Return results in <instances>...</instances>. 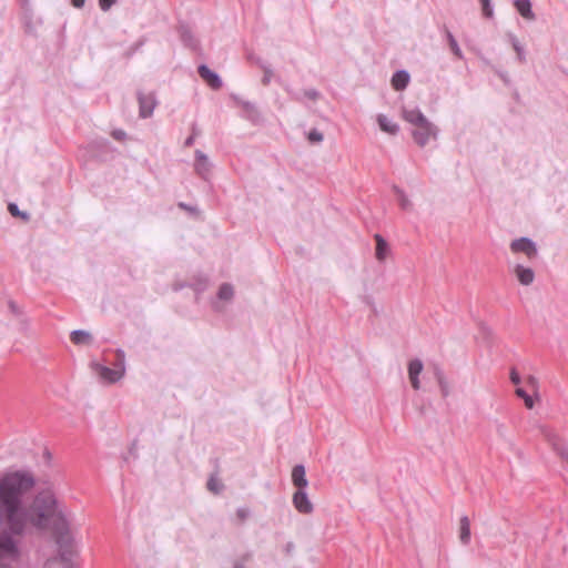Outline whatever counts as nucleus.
I'll return each instance as SVG.
<instances>
[{
  "instance_id": "a19ab883",
  "label": "nucleus",
  "mask_w": 568,
  "mask_h": 568,
  "mask_svg": "<svg viewBox=\"0 0 568 568\" xmlns=\"http://www.w3.org/2000/svg\"><path fill=\"white\" fill-rule=\"evenodd\" d=\"M243 108H244L245 110H251V109H254V105H253V104H251L250 102H244V103H243Z\"/></svg>"
},
{
  "instance_id": "6ab92c4d",
  "label": "nucleus",
  "mask_w": 568,
  "mask_h": 568,
  "mask_svg": "<svg viewBox=\"0 0 568 568\" xmlns=\"http://www.w3.org/2000/svg\"><path fill=\"white\" fill-rule=\"evenodd\" d=\"M70 338L72 343L80 345V344H87L91 342V335L90 333L82 331V329H75L71 333Z\"/></svg>"
},
{
  "instance_id": "f257e3e1",
  "label": "nucleus",
  "mask_w": 568,
  "mask_h": 568,
  "mask_svg": "<svg viewBox=\"0 0 568 568\" xmlns=\"http://www.w3.org/2000/svg\"><path fill=\"white\" fill-rule=\"evenodd\" d=\"M36 484V477L29 470L8 471L0 477V559L19 560L21 538L33 529L45 531L52 527L59 558L48 560L45 568L72 564L73 538L54 493L41 490L31 503H26V496Z\"/></svg>"
},
{
  "instance_id": "9d476101",
  "label": "nucleus",
  "mask_w": 568,
  "mask_h": 568,
  "mask_svg": "<svg viewBox=\"0 0 568 568\" xmlns=\"http://www.w3.org/2000/svg\"><path fill=\"white\" fill-rule=\"evenodd\" d=\"M514 6L518 13L526 20L532 21L536 19V16L531 8L530 0H515Z\"/></svg>"
},
{
  "instance_id": "393cba45",
  "label": "nucleus",
  "mask_w": 568,
  "mask_h": 568,
  "mask_svg": "<svg viewBox=\"0 0 568 568\" xmlns=\"http://www.w3.org/2000/svg\"><path fill=\"white\" fill-rule=\"evenodd\" d=\"M307 139L311 143H321L324 140V135L317 129H312L307 134Z\"/></svg>"
},
{
  "instance_id": "b1692460",
  "label": "nucleus",
  "mask_w": 568,
  "mask_h": 568,
  "mask_svg": "<svg viewBox=\"0 0 568 568\" xmlns=\"http://www.w3.org/2000/svg\"><path fill=\"white\" fill-rule=\"evenodd\" d=\"M395 192L396 194L398 195V200H399V205L403 210H408L410 209L412 206V203L410 201L408 200V197L406 196V194L399 190L398 187H395Z\"/></svg>"
},
{
  "instance_id": "c85d7f7f",
  "label": "nucleus",
  "mask_w": 568,
  "mask_h": 568,
  "mask_svg": "<svg viewBox=\"0 0 568 568\" xmlns=\"http://www.w3.org/2000/svg\"><path fill=\"white\" fill-rule=\"evenodd\" d=\"M116 0H99V7L102 11H108Z\"/></svg>"
},
{
  "instance_id": "0eeeda50",
  "label": "nucleus",
  "mask_w": 568,
  "mask_h": 568,
  "mask_svg": "<svg viewBox=\"0 0 568 568\" xmlns=\"http://www.w3.org/2000/svg\"><path fill=\"white\" fill-rule=\"evenodd\" d=\"M423 362L418 358L412 359L408 363V377L412 384V387L415 390H418L420 388V381H419V374L423 371Z\"/></svg>"
},
{
  "instance_id": "cd10ccee",
  "label": "nucleus",
  "mask_w": 568,
  "mask_h": 568,
  "mask_svg": "<svg viewBox=\"0 0 568 568\" xmlns=\"http://www.w3.org/2000/svg\"><path fill=\"white\" fill-rule=\"evenodd\" d=\"M555 450L568 462V446L564 443H554Z\"/></svg>"
},
{
  "instance_id": "dca6fc26",
  "label": "nucleus",
  "mask_w": 568,
  "mask_h": 568,
  "mask_svg": "<svg viewBox=\"0 0 568 568\" xmlns=\"http://www.w3.org/2000/svg\"><path fill=\"white\" fill-rule=\"evenodd\" d=\"M377 122L381 130H383L384 132H387L389 134H396L398 132V125L384 114H379L377 116Z\"/></svg>"
},
{
  "instance_id": "f3484780",
  "label": "nucleus",
  "mask_w": 568,
  "mask_h": 568,
  "mask_svg": "<svg viewBox=\"0 0 568 568\" xmlns=\"http://www.w3.org/2000/svg\"><path fill=\"white\" fill-rule=\"evenodd\" d=\"M390 82L395 90H403L409 83V73H394Z\"/></svg>"
},
{
  "instance_id": "f704fd0d",
  "label": "nucleus",
  "mask_w": 568,
  "mask_h": 568,
  "mask_svg": "<svg viewBox=\"0 0 568 568\" xmlns=\"http://www.w3.org/2000/svg\"><path fill=\"white\" fill-rule=\"evenodd\" d=\"M305 95L311 100H316L318 98V92L316 90H307L305 91Z\"/></svg>"
},
{
  "instance_id": "4be33fe9",
  "label": "nucleus",
  "mask_w": 568,
  "mask_h": 568,
  "mask_svg": "<svg viewBox=\"0 0 568 568\" xmlns=\"http://www.w3.org/2000/svg\"><path fill=\"white\" fill-rule=\"evenodd\" d=\"M206 486L207 489L213 494H220L224 488L223 484L220 481L216 475H211Z\"/></svg>"
},
{
  "instance_id": "bb28decb",
  "label": "nucleus",
  "mask_w": 568,
  "mask_h": 568,
  "mask_svg": "<svg viewBox=\"0 0 568 568\" xmlns=\"http://www.w3.org/2000/svg\"><path fill=\"white\" fill-rule=\"evenodd\" d=\"M510 42H511L514 50L517 52L518 58L523 59L524 58V47L520 43V41L515 36L511 34Z\"/></svg>"
},
{
  "instance_id": "79ce46f5",
  "label": "nucleus",
  "mask_w": 568,
  "mask_h": 568,
  "mask_svg": "<svg viewBox=\"0 0 568 568\" xmlns=\"http://www.w3.org/2000/svg\"><path fill=\"white\" fill-rule=\"evenodd\" d=\"M179 206H180V207H182V209H184V210H186V211H192V210H193L192 207H190V206H189V205H186L185 203H180V204H179Z\"/></svg>"
},
{
  "instance_id": "5701e85b",
  "label": "nucleus",
  "mask_w": 568,
  "mask_h": 568,
  "mask_svg": "<svg viewBox=\"0 0 568 568\" xmlns=\"http://www.w3.org/2000/svg\"><path fill=\"white\" fill-rule=\"evenodd\" d=\"M516 395L524 399L527 408L531 409L534 407V399L530 395L527 394L526 390H524L523 388H517Z\"/></svg>"
},
{
  "instance_id": "49530a36",
  "label": "nucleus",
  "mask_w": 568,
  "mask_h": 568,
  "mask_svg": "<svg viewBox=\"0 0 568 568\" xmlns=\"http://www.w3.org/2000/svg\"><path fill=\"white\" fill-rule=\"evenodd\" d=\"M234 568H245V567L240 565V566H235Z\"/></svg>"
},
{
  "instance_id": "423d86ee",
  "label": "nucleus",
  "mask_w": 568,
  "mask_h": 568,
  "mask_svg": "<svg viewBox=\"0 0 568 568\" xmlns=\"http://www.w3.org/2000/svg\"><path fill=\"white\" fill-rule=\"evenodd\" d=\"M292 501L295 509L301 514L308 515L314 509L305 488L297 489L293 495Z\"/></svg>"
},
{
  "instance_id": "412c9836",
  "label": "nucleus",
  "mask_w": 568,
  "mask_h": 568,
  "mask_svg": "<svg viewBox=\"0 0 568 568\" xmlns=\"http://www.w3.org/2000/svg\"><path fill=\"white\" fill-rule=\"evenodd\" d=\"M234 295L233 286L229 283H224L220 286L217 296L220 300L230 301Z\"/></svg>"
},
{
  "instance_id": "1a4fd4ad",
  "label": "nucleus",
  "mask_w": 568,
  "mask_h": 568,
  "mask_svg": "<svg viewBox=\"0 0 568 568\" xmlns=\"http://www.w3.org/2000/svg\"><path fill=\"white\" fill-rule=\"evenodd\" d=\"M514 273L521 285L528 286L535 280V273L532 268L526 267L521 264H517L514 268Z\"/></svg>"
},
{
  "instance_id": "6e6552de",
  "label": "nucleus",
  "mask_w": 568,
  "mask_h": 568,
  "mask_svg": "<svg viewBox=\"0 0 568 568\" xmlns=\"http://www.w3.org/2000/svg\"><path fill=\"white\" fill-rule=\"evenodd\" d=\"M195 171L204 180L209 179L211 164L207 156L200 150L195 151Z\"/></svg>"
},
{
  "instance_id": "c03bdc74",
  "label": "nucleus",
  "mask_w": 568,
  "mask_h": 568,
  "mask_svg": "<svg viewBox=\"0 0 568 568\" xmlns=\"http://www.w3.org/2000/svg\"><path fill=\"white\" fill-rule=\"evenodd\" d=\"M500 78L503 79L504 82H507V79L505 77V73H500Z\"/></svg>"
},
{
  "instance_id": "f03ea898",
  "label": "nucleus",
  "mask_w": 568,
  "mask_h": 568,
  "mask_svg": "<svg viewBox=\"0 0 568 568\" xmlns=\"http://www.w3.org/2000/svg\"><path fill=\"white\" fill-rule=\"evenodd\" d=\"M125 355L124 352L121 349L116 351V363L114 364L113 368L102 366L97 364L95 365V372L100 376L101 379L108 383H115L120 381L125 372Z\"/></svg>"
},
{
  "instance_id": "2eb2a0df",
  "label": "nucleus",
  "mask_w": 568,
  "mask_h": 568,
  "mask_svg": "<svg viewBox=\"0 0 568 568\" xmlns=\"http://www.w3.org/2000/svg\"><path fill=\"white\" fill-rule=\"evenodd\" d=\"M460 527H459V540L463 545H468L470 542V521L467 516H463L460 518Z\"/></svg>"
},
{
  "instance_id": "20e7f679",
  "label": "nucleus",
  "mask_w": 568,
  "mask_h": 568,
  "mask_svg": "<svg viewBox=\"0 0 568 568\" xmlns=\"http://www.w3.org/2000/svg\"><path fill=\"white\" fill-rule=\"evenodd\" d=\"M513 253H524L528 258L537 256L536 244L528 237H520L510 243Z\"/></svg>"
},
{
  "instance_id": "a18cd8bd",
  "label": "nucleus",
  "mask_w": 568,
  "mask_h": 568,
  "mask_svg": "<svg viewBox=\"0 0 568 568\" xmlns=\"http://www.w3.org/2000/svg\"><path fill=\"white\" fill-rule=\"evenodd\" d=\"M63 568H72V564L62 565Z\"/></svg>"
},
{
  "instance_id": "473e14b6",
  "label": "nucleus",
  "mask_w": 568,
  "mask_h": 568,
  "mask_svg": "<svg viewBox=\"0 0 568 568\" xmlns=\"http://www.w3.org/2000/svg\"><path fill=\"white\" fill-rule=\"evenodd\" d=\"M510 381H511V383H513V384H515V385L520 384V376H519V374L516 372V369H515V368H513V369L510 371Z\"/></svg>"
},
{
  "instance_id": "72a5a7b5",
  "label": "nucleus",
  "mask_w": 568,
  "mask_h": 568,
  "mask_svg": "<svg viewBox=\"0 0 568 568\" xmlns=\"http://www.w3.org/2000/svg\"><path fill=\"white\" fill-rule=\"evenodd\" d=\"M439 387H440V390H442V394L444 397L448 396L449 394V388H448V383L446 382V379L443 381V384H438Z\"/></svg>"
},
{
  "instance_id": "9b49d317",
  "label": "nucleus",
  "mask_w": 568,
  "mask_h": 568,
  "mask_svg": "<svg viewBox=\"0 0 568 568\" xmlns=\"http://www.w3.org/2000/svg\"><path fill=\"white\" fill-rule=\"evenodd\" d=\"M292 483L297 489L306 488L308 481L305 476V467L303 465H296L292 470Z\"/></svg>"
},
{
  "instance_id": "58836bf2",
  "label": "nucleus",
  "mask_w": 568,
  "mask_h": 568,
  "mask_svg": "<svg viewBox=\"0 0 568 568\" xmlns=\"http://www.w3.org/2000/svg\"><path fill=\"white\" fill-rule=\"evenodd\" d=\"M294 549V544L293 542H287L286 546H285V551L287 554H291Z\"/></svg>"
},
{
  "instance_id": "4c0bfd02",
  "label": "nucleus",
  "mask_w": 568,
  "mask_h": 568,
  "mask_svg": "<svg viewBox=\"0 0 568 568\" xmlns=\"http://www.w3.org/2000/svg\"><path fill=\"white\" fill-rule=\"evenodd\" d=\"M71 3L74 8L81 9L84 6L85 0H71Z\"/></svg>"
},
{
  "instance_id": "ea45409f",
  "label": "nucleus",
  "mask_w": 568,
  "mask_h": 568,
  "mask_svg": "<svg viewBox=\"0 0 568 568\" xmlns=\"http://www.w3.org/2000/svg\"><path fill=\"white\" fill-rule=\"evenodd\" d=\"M196 71H211V69L206 64H200Z\"/></svg>"
},
{
  "instance_id": "39448f33",
  "label": "nucleus",
  "mask_w": 568,
  "mask_h": 568,
  "mask_svg": "<svg viewBox=\"0 0 568 568\" xmlns=\"http://www.w3.org/2000/svg\"><path fill=\"white\" fill-rule=\"evenodd\" d=\"M138 101L140 108V116L149 118L152 115L158 102L153 92L143 93L138 92Z\"/></svg>"
},
{
  "instance_id": "ddd939ff",
  "label": "nucleus",
  "mask_w": 568,
  "mask_h": 568,
  "mask_svg": "<svg viewBox=\"0 0 568 568\" xmlns=\"http://www.w3.org/2000/svg\"><path fill=\"white\" fill-rule=\"evenodd\" d=\"M374 239L376 241L375 256L379 262H383L389 252L388 243L381 234H375Z\"/></svg>"
},
{
  "instance_id": "e433bc0d",
  "label": "nucleus",
  "mask_w": 568,
  "mask_h": 568,
  "mask_svg": "<svg viewBox=\"0 0 568 568\" xmlns=\"http://www.w3.org/2000/svg\"><path fill=\"white\" fill-rule=\"evenodd\" d=\"M112 136L116 140H123L125 136V133L122 130H115L112 132Z\"/></svg>"
},
{
  "instance_id": "a211bd4d",
  "label": "nucleus",
  "mask_w": 568,
  "mask_h": 568,
  "mask_svg": "<svg viewBox=\"0 0 568 568\" xmlns=\"http://www.w3.org/2000/svg\"><path fill=\"white\" fill-rule=\"evenodd\" d=\"M203 81L213 90H217L222 87V80L219 73H200Z\"/></svg>"
},
{
  "instance_id": "2f4dec72",
  "label": "nucleus",
  "mask_w": 568,
  "mask_h": 568,
  "mask_svg": "<svg viewBox=\"0 0 568 568\" xmlns=\"http://www.w3.org/2000/svg\"><path fill=\"white\" fill-rule=\"evenodd\" d=\"M9 212L13 215V216H19L21 215V212L19 211L17 204L14 203H10L9 206ZM22 216H26V214H22Z\"/></svg>"
},
{
  "instance_id": "aec40b11",
  "label": "nucleus",
  "mask_w": 568,
  "mask_h": 568,
  "mask_svg": "<svg viewBox=\"0 0 568 568\" xmlns=\"http://www.w3.org/2000/svg\"><path fill=\"white\" fill-rule=\"evenodd\" d=\"M445 34H446V39H447L448 45L450 48V51L457 58H462L463 53H462V50H460L458 42L455 39L454 34L448 29L445 30Z\"/></svg>"
},
{
  "instance_id": "7c9ffc66",
  "label": "nucleus",
  "mask_w": 568,
  "mask_h": 568,
  "mask_svg": "<svg viewBox=\"0 0 568 568\" xmlns=\"http://www.w3.org/2000/svg\"><path fill=\"white\" fill-rule=\"evenodd\" d=\"M196 134H197V132L195 130V126H193L192 134L185 140L184 145L187 148L191 146L194 143Z\"/></svg>"
},
{
  "instance_id": "f8f14e48",
  "label": "nucleus",
  "mask_w": 568,
  "mask_h": 568,
  "mask_svg": "<svg viewBox=\"0 0 568 568\" xmlns=\"http://www.w3.org/2000/svg\"><path fill=\"white\" fill-rule=\"evenodd\" d=\"M404 119L410 124L418 125L420 123H426V116L418 109H404L403 110Z\"/></svg>"
},
{
  "instance_id": "c756f323",
  "label": "nucleus",
  "mask_w": 568,
  "mask_h": 568,
  "mask_svg": "<svg viewBox=\"0 0 568 568\" xmlns=\"http://www.w3.org/2000/svg\"><path fill=\"white\" fill-rule=\"evenodd\" d=\"M250 515L248 509L246 508H239L236 510V516L240 518V520L244 521Z\"/></svg>"
},
{
  "instance_id": "c9c22d12",
  "label": "nucleus",
  "mask_w": 568,
  "mask_h": 568,
  "mask_svg": "<svg viewBox=\"0 0 568 568\" xmlns=\"http://www.w3.org/2000/svg\"><path fill=\"white\" fill-rule=\"evenodd\" d=\"M435 376L437 378L438 384H443V381L445 379V376L443 372L437 367L435 368Z\"/></svg>"
},
{
  "instance_id": "7ed1b4c3",
  "label": "nucleus",
  "mask_w": 568,
  "mask_h": 568,
  "mask_svg": "<svg viewBox=\"0 0 568 568\" xmlns=\"http://www.w3.org/2000/svg\"><path fill=\"white\" fill-rule=\"evenodd\" d=\"M414 141L420 145L424 146L428 143V141L432 138H435L437 134L436 128L426 120V123H420L418 125H415V129L412 131Z\"/></svg>"
},
{
  "instance_id": "37998d69",
  "label": "nucleus",
  "mask_w": 568,
  "mask_h": 568,
  "mask_svg": "<svg viewBox=\"0 0 568 568\" xmlns=\"http://www.w3.org/2000/svg\"><path fill=\"white\" fill-rule=\"evenodd\" d=\"M270 82V77L266 74L264 78H263V83L264 84H267Z\"/></svg>"
},
{
  "instance_id": "a878e982",
  "label": "nucleus",
  "mask_w": 568,
  "mask_h": 568,
  "mask_svg": "<svg viewBox=\"0 0 568 568\" xmlns=\"http://www.w3.org/2000/svg\"><path fill=\"white\" fill-rule=\"evenodd\" d=\"M479 2L481 4V10H483L484 17L489 18V19L493 18L494 9H493L490 0H483Z\"/></svg>"
},
{
  "instance_id": "4468645a",
  "label": "nucleus",
  "mask_w": 568,
  "mask_h": 568,
  "mask_svg": "<svg viewBox=\"0 0 568 568\" xmlns=\"http://www.w3.org/2000/svg\"><path fill=\"white\" fill-rule=\"evenodd\" d=\"M179 34H180V38H181L182 42L186 47H189L191 49H196L197 41L194 38V36L192 34V31H191V29L187 26L181 24L179 27Z\"/></svg>"
}]
</instances>
